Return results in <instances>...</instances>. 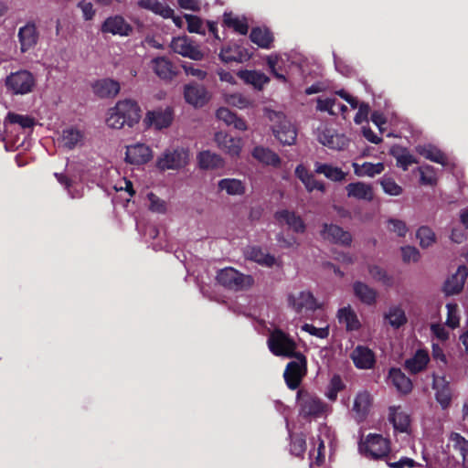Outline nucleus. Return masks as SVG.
<instances>
[{"label":"nucleus","instance_id":"f257e3e1","mask_svg":"<svg viewBox=\"0 0 468 468\" xmlns=\"http://www.w3.org/2000/svg\"><path fill=\"white\" fill-rule=\"evenodd\" d=\"M390 441L381 434L369 433L358 443L359 452L369 460H385L390 468H413L419 465L413 459L401 457L399 461H393L394 456L390 455Z\"/></svg>","mask_w":468,"mask_h":468},{"label":"nucleus","instance_id":"f03ea898","mask_svg":"<svg viewBox=\"0 0 468 468\" xmlns=\"http://www.w3.org/2000/svg\"><path fill=\"white\" fill-rule=\"evenodd\" d=\"M141 119V108L133 100H123L117 102L107 118V125L113 129H122L125 125L133 127Z\"/></svg>","mask_w":468,"mask_h":468},{"label":"nucleus","instance_id":"7ed1b4c3","mask_svg":"<svg viewBox=\"0 0 468 468\" xmlns=\"http://www.w3.org/2000/svg\"><path fill=\"white\" fill-rule=\"evenodd\" d=\"M299 416L303 419L319 418L326 410L327 405L318 396L301 388L296 395Z\"/></svg>","mask_w":468,"mask_h":468},{"label":"nucleus","instance_id":"20e7f679","mask_svg":"<svg viewBox=\"0 0 468 468\" xmlns=\"http://www.w3.org/2000/svg\"><path fill=\"white\" fill-rule=\"evenodd\" d=\"M216 278L219 284L234 291L248 289L254 283V279L251 275L243 274L232 267L219 270Z\"/></svg>","mask_w":468,"mask_h":468},{"label":"nucleus","instance_id":"39448f33","mask_svg":"<svg viewBox=\"0 0 468 468\" xmlns=\"http://www.w3.org/2000/svg\"><path fill=\"white\" fill-rule=\"evenodd\" d=\"M268 117L271 121L276 122L272 126V133L277 140L284 145H292L296 141V129L282 112L270 111Z\"/></svg>","mask_w":468,"mask_h":468},{"label":"nucleus","instance_id":"423d86ee","mask_svg":"<svg viewBox=\"0 0 468 468\" xmlns=\"http://www.w3.org/2000/svg\"><path fill=\"white\" fill-rule=\"evenodd\" d=\"M5 85L12 94L25 95L33 90L36 79L30 71L20 69L10 73L5 79Z\"/></svg>","mask_w":468,"mask_h":468},{"label":"nucleus","instance_id":"0eeeda50","mask_svg":"<svg viewBox=\"0 0 468 468\" xmlns=\"http://www.w3.org/2000/svg\"><path fill=\"white\" fill-rule=\"evenodd\" d=\"M270 351L277 356L292 357L297 355L296 343L281 329H275L268 338Z\"/></svg>","mask_w":468,"mask_h":468},{"label":"nucleus","instance_id":"6e6552de","mask_svg":"<svg viewBox=\"0 0 468 468\" xmlns=\"http://www.w3.org/2000/svg\"><path fill=\"white\" fill-rule=\"evenodd\" d=\"M296 360L290 361L284 370L283 378L291 390L298 388L307 372V359L302 353L293 356Z\"/></svg>","mask_w":468,"mask_h":468},{"label":"nucleus","instance_id":"1a4fd4ad","mask_svg":"<svg viewBox=\"0 0 468 468\" xmlns=\"http://www.w3.org/2000/svg\"><path fill=\"white\" fill-rule=\"evenodd\" d=\"M189 151L180 147L173 150H165L157 159L156 165L162 170H178L188 164Z\"/></svg>","mask_w":468,"mask_h":468},{"label":"nucleus","instance_id":"9d476101","mask_svg":"<svg viewBox=\"0 0 468 468\" xmlns=\"http://www.w3.org/2000/svg\"><path fill=\"white\" fill-rule=\"evenodd\" d=\"M218 147L231 157H239L242 149L240 137H234L227 133L219 131L215 133L214 138Z\"/></svg>","mask_w":468,"mask_h":468},{"label":"nucleus","instance_id":"9b49d317","mask_svg":"<svg viewBox=\"0 0 468 468\" xmlns=\"http://www.w3.org/2000/svg\"><path fill=\"white\" fill-rule=\"evenodd\" d=\"M171 48L175 53L193 60H201L204 58L203 52L194 46L186 37H174L171 42Z\"/></svg>","mask_w":468,"mask_h":468},{"label":"nucleus","instance_id":"f8f14e48","mask_svg":"<svg viewBox=\"0 0 468 468\" xmlns=\"http://www.w3.org/2000/svg\"><path fill=\"white\" fill-rule=\"evenodd\" d=\"M184 97L187 103L195 107H202L209 101L207 89L197 82L185 85Z\"/></svg>","mask_w":468,"mask_h":468},{"label":"nucleus","instance_id":"ddd939ff","mask_svg":"<svg viewBox=\"0 0 468 468\" xmlns=\"http://www.w3.org/2000/svg\"><path fill=\"white\" fill-rule=\"evenodd\" d=\"M101 31L104 34L119 35L122 37L129 36L132 31V26L119 15L107 17L101 27Z\"/></svg>","mask_w":468,"mask_h":468},{"label":"nucleus","instance_id":"4468645a","mask_svg":"<svg viewBox=\"0 0 468 468\" xmlns=\"http://www.w3.org/2000/svg\"><path fill=\"white\" fill-rule=\"evenodd\" d=\"M174 112L169 107L158 109L154 111H149L144 120L146 126H154L157 130L167 128L173 122Z\"/></svg>","mask_w":468,"mask_h":468},{"label":"nucleus","instance_id":"2eb2a0df","mask_svg":"<svg viewBox=\"0 0 468 468\" xmlns=\"http://www.w3.org/2000/svg\"><path fill=\"white\" fill-rule=\"evenodd\" d=\"M350 358L358 369H371L376 364L374 352L366 346H356L351 352Z\"/></svg>","mask_w":468,"mask_h":468},{"label":"nucleus","instance_id":"dca6fc26","mask_svg":"<svg viewBox=\"0 0 468 468\" xmlns=\"http://www.w3.org/2000/svg\"><path fill=\"white\" fill-rule=\"evenodd\" d=\"M432 388L435 389V399L441 409H448L452 399L450 382L446 380L445 377L433 376Z\"/></svg>","mask_w":468,"mask_h":468},{"label":"nucleus","instance_id":"f3484780","mask_svg":"<svg viewBox=\"0 0 468 468\" xmlns=\"http://www.w3.org/2000/svg\"><path fill=\"white\" fill-rule=\"evenodd\" d=\"M318 141L334 150H344L349 144V140L345 134L338 133L335 130L329 128L319 132Z\"/></svg>","mask_w":468,"mask_h":468},{"label":"nucleus","instance_id":"a211bd4d","mask_svg":"<svg viewBox=\"0 0 468 468\" xmlns=\"http://www.w3.org/2000/svg\"><path fill=\"white\" fill-rule=\"evenodd\" d=\"M321 235L324 239L335 244L350 246L352 243L351 234L335 224L324 223L321 230Z\"/></svg>","mask_w":468,"mask_h":468},{"label":"nucleus","instance_id":"6ab92c4d","mask_svg":"<svg viewBox=\"0 0 468 468\" xmlns=\"http://www.w3.org/2000/svg\"><path fill=\"white\" fill-rule=\"evenodd\" d=\"M372 402V396L367 390L359 391L356 395L352 410L358 423L363 422L368 416Z\"/></svg>","mask_w":468,"mask_h":468},{"label":"nucleus","instance_id":"aec40b11","mask_svg":"<svg viewBox=\"0 0 468 468\" xmlns=\"http://www.w3.org/2000/svg\"><path fill=\"white\" fill-rule=\"evenodd\" d=\"M251 56L252 53L248 48L237 44L223 47L219 53V58L225 63H242L248 61Z\"/></svg>","mask_w":468,"mask_h":468},{"label":"nucleus","instance_id":"412c9836","mask_svg":"<svg viewBox=\"0 0 468 468\" xmlns=\"http://www.w3.org/2000/svg\"><path fill=\"white\" fill-rule=\"evenodd\" d=\"M468 277V268L465 265H460L454 274L446 280L443 285V292L446 295L458 294L463 289L465 281Z\"/></svg>","mask_w":468,"mask_h":468},{"label":"nucleus","instance_id":"4be33fe9","mask_svg":"<svg viewBox=\"0 0 468 468\" xmlns=\"http://www.w3.org/2000/svg\"><path fill=\"white\" fill-rule=\"evenodd\" d=\"M152 158V150L144 144H137L127 147L125 160L132 165H144Z\"/></svg>","mask_w":468,"mask_h":468},{"label":"nucleus","instance_id":"5701e85b","mask_svg":"<svg viewBox=\"0 0 468 468\" xmlns=\"http://www.w3.org/2000/svg\"><path fill=\"white\" fill-rule=\"evenodd\" d=\"M20 50L26 53L33 48L38 40V32L34 23H27L18 30Z\"/></svg>","mask_w":468,"mask_h":468},{"label":"nucleus","instance_id":"b1692460","mask_svg":"<svg viewBox=\"0 0 468 468\" xmlns=\"http://www.w3.org/2000/svg\"><path fill=\"white\" fill-rule=\"evenodd\" d=\"M274 218L280 224H286L295 233H304L306 229L303 218L293 211L288 209L279 210L275 212Z\"/></svg>","mask_w":468,"mask_h":468},{"label":"nucleus","instance_id":"393cba45","mask_svg":"<svg viewBox=\"0 0 468 468\" xmlns=\"http://www.w3.org/2000/svg\"><path fill=\"white\" fill-rule=\"evenodd\" d=\"M288 302L296 313H301L303 309L314 311L317 308L316 300L310 292H300L297 296L290 294Z\"/></svg>","mask_w":468,"mask_h":468},{"label":"nucleus","instance_id":"a878e982","mask_svg":"<svg viewBox=\"0 0 468 468\" xmlns=\"http://www.w3.org/2000/svg\"><path fill=\"white\" fill-rule=\"evenodd\" d=\"M388 420L397 431L408 432L410 430V416L403 411L400 406H390L388 408Z\"/></svg>","mask_w":468,"mask_h":468},{"label":"nucleus","instance_id":"bb28decb","mask_svg":"<svg viewBox=\"0 0 468 468\" xmlns=\"http://www.w3.org/2000/svg\"><path fill=\"white\" fill-rule=\"evenodd\" d=\"M197 160L202 170H214L222 168L225 165L224 159L218 154L209 150H204L197 154Z\"/></svg>","mask_w":468,"mask_h":468},{"label":"nucleus","instance_id":"cd10ccee","mask_svg":"<svg viewBox=\"0 0 468 468\" xmlns=\"http://www.w3.org/2000/svg\"><path fill=\"white\" fill-rule=\"evenodd\" d=\"M388 379L401 394L407 395L410 393L413 388V384L410 378H408L399 367H391L389 369Z\"/></svg>","mask_w":468,"mask_h":468},{"label":"nucleus","instance_id":"c85d7f7f","mask_svg":"<svg viewBox=\"0 0 468 468\" xmlns=\"http://www.w3.org/2000/svg\"><path fill=\"white\" fill-rule=\"evenodd\" d=\"M430 362L428 351L419 349L414 356L407 359L404 363V368L410 374H418L423 371Z\"/></svg>","mask_w":468,"mask_h":468},{"label":"nucleus","instance_id":"c756f323","mask_svg":"<svg viewBox=\"0 0 468 468\" xmlns=\"http://www.w3.org/2000/svg\"><path fill=\"white\" fill-rule=\"evenodd\" d=\"M348 197H354L358 200L372 201L374 192L371 185L364 182L350 183L346 186Z\"/></svg>","mask_w":468,"mask_h":468},{"label":"nucleus","instance_id":"7c9ffc66","mask_svg":"<svg viewBox=\"0 0 468 468\" xmlns=\"http://www.w3.org/2000/svg\"><path fill=\"white\" fill-rule=\"evenodd\" d=\"M94 93L101 98H112L120 91V84L112 79L97 80L92 86Z\"/></svg>","mask_w":468,"mask_h":468},{"label":"nucleus","instance_id":"2f4dec72","mask_svg":"<svg viewBox=\"0 0 468 468\" xmlns=\"http://www.w3.org/2000/svg\"><path fill=\"white\" fill-rule=\"evenodd\" d=\"M353 292L355 296L364 304L373 305L377 302V291L362 282L353 283Z\"/></svg>","mask_w":468,"mask_h":468},{"label":"nucleus","instance_id":"473e14b6","mask_svg":"<svg viewBox=\"0 0 468 468\" xmlns=\"http://www.w3.org/2000/svg\"><path fill=\"white\" fill-rule=\"evenodd\" d=\"M337 319L340 324L346 325V329L348 332L357 331L361 327L357 314L350 305L340 308L337 311Z\"/></svg>","mask_w":468,"mask_h":468},{"label":"nucleus","instance_id":"72a5a7b5","mask_svg":"<svg viewBox=\"0 0 468 468\" xmlns=\"http://www.w3.org/2000/svg\"><path fill=\"white\" fill-rule=\"evenodd\" d=\"M250 39L261 48L269 49L274 40L272 32L267 27H253L250 34Z\"/></svg>","mask_w":468,"mask_h":468},{"label":"nucleus","instance_id":"f704fd0d","mask_svg":"<svg viewBox=\"0 0 468 468\" xmlns=\"http://www.w3.org/2000/svg\"><path fill=\"white\" fill-rule=\"evenodd\" d=\"M314 172L324 175L327 179L333 182H342L346 180L347 173L341 168L334 166L330 164L316 162L314 165Z\"/></svg>","mask_w":468,"mask_h":468},{"label":"nucleus","instance_id":"c9c22d12","mask_svg":"<svg viewBox=\"0 0 468 468\" xmlns=\"http://www.w3.org/2000/svg\"><path fill=\"white\" fill-rule=\"evenodd\" d=\"M154 73L163 80H172L176 71L173 63L165 57H158L152 60Z\"/></svg>","mask_w":468,"mask_h":468},{"label":"nucleus","instance_id":"e433bc0d","mask_svg":"<svg viewBox=\"0 0 468 468\" xmlns=\"http://www.w3.org/2000/svg\"><path fill=\"white\" fill-rule=\"evenodd\" d=\"M245 254L248 260L255 261L260 265L272 267L275 264V257L270 253L264 252L261 247H249Z\"/></svg>","mask_w":468,"mask_h":468},{"label":"nucleus","instance_id":"4c0bfd02","mask_svg":"<svg viewBox=\"0 0 468 468\" xmlns=\"http://www.w3.org/2000/svg\"><path fill=\"white\" fill-rule=\"evenodd\" d=\"M251 154L256 160L264 165H272L274 167H278L281 165L280 156L269 148L256 146L252 150Z\"/></svg>","mask_w":468,"mask_h":468},{"label":"nucleus","instance_id":"58836bf2","mask_svg":"<svg viewBox=\"0 0 468 468\" xmlns=\"http://www.w3.org/2000/svg\"><path fill=\"white\" fill-rule=\"evenodd\" d=\"M138 5L146 10H150L153 13L161 16L164 18L173 17L174 10L165 4L159 2L158 0H139Z\"/></svg>","mask_w":468,"mask_h":468},{"label":"nucleus","instance_id":"ea45409f","mask_svg":"<svg viewBox=\"0 0 468 468\" xmlns=\"http://www.w3.org/2000/svg\"><path fill=\"white\" fill-rule=\"evenodd\" d=\"M61 142L65 148L72 150L83 144L84 133L73 127L65 129L62 133Z\"/></svg>","mask_w":468,"mask_h":468},{"label":"nucleus","instance_id":"a19ab883","mask_svg":"<svg viewBox=\"0 0 468 468\" xmlns=\"http://www.w3.org/2000/svg\"><path fill=\"white\" fill-rule=\"evenodd\" d=\"M238 76L248 84H251L254 88L261 90L264 84L270 81V79L262 72L256 70H240Z\"/></svg>","mask_w":468,"mask_h":468},{"label":"nucleus","instance_id":"79ce46f5","mask_svg":"<svg viewBox=\"0 0 468 468\" xmlns=\"http://www.w3.org/2000/svg\"><path fill=\"white\" fill-rule=\"evenodd\" d=\"M352 166L354 168L355 175L357 176L374 177L375 176L381 174L385 169L383 163L373 164L370 162H365L362 165L353 163Z\"/></svg>","mask_w":468,"mask_h":468},{"label":"nucleus","instance_id":"37998d69","mask_svg":"<svg viewBox=\"0 0 468 468\" xmlns=\"http://www.w3.org/2000/svg\"><path fill=\"white\" fill-rule=\"evenodd\" d=\"M390 154L397 160V165L407 171L412 164L418 163L416 158L410 154L407 148L394 146L390 150Z\"/></svg>","mask_w":468,"mask_h":468},{"label":"nucleus","instance_id":"c03bdc74","mask_svg":"<svg viewBox=\"0 0 468 468\" xmlns=\"http://www.w3.org/2000/svg\"><path fill=\"white\" fill-rule=\"evenodd\" d=\"M417 152L423 156L424 158L440 164V165H445L447 162V158L439 148H437L434 145L428 144V145H419L417 148Z\"/></svg>","mask_w":468,"mask_h":468},{"label":"nucleus","instance_id":"a18cd8bd","mask_svg":"<svg viewBox=\"0 0 468 468\" xmlns=\"http://www.w3.org/2000/svg\"><path fill=\"white\" fill-rule=\"evenodd\" d=\"M223 25L226 27L232 28L240 35H247L249 31L247 19L245 17L239 18V16H234L232 13H224Z\"/></svg>","mask_w":468,"mask_h":468},{"label":"nucleus","instance_id":"49530a36","mask_svg":"<svg viewBox=\"0 0 468 468\" xmlns=\"http://www.w3.org/2000/svg\"><path fill=\"white\" fill-rule=\"evenodd\" d=\"M290 452L295 457L303 458L306 451V436L303 432H290Z\"/></svg>","mask_w":468,"mask_h":468},{"label":"nucleus","instance_id":"de8ad7c7","mask_svg":"<svg viewBox=\"0 0 468 468\" xmlns=\"http://www.w3.org/2000/svg\"><path fill=\"white\" fill-rule=\"evenodd\" d=\"M218 186L219 190H225L230 196L243 195L245 193L243 182L236 178H223L218 181Z\"/></svg>","mask_w":468,"mask_h":468},{"label":"nucleus","instance_id":"09e8293b","mask_svg":"<svg viewBox=\"0 0 468 468\" xmlns=\"http://www.w3.org/2000/svg\"><path fill=\"white\" fill-rule=\"evenodd\" d=\"M367 271L374 281L381 282L383 285L388 287H391L393 285V276L388 274L381 266L377 264H368Z\"/></svg>","mask_w":468,"mask_h":468},{"label":"nucleus","instance_id":"8fccbe9b","mask_svg":"<svg viewBox=\"0 0 468 468\" xmlns=\"http://www.w3.org/2000/svg\"><path fill=\"white\" fill-rule=\"evenodd\" d=\"M450 441L453 449L462 456L463 466L468 468V441L456 432L451 434Z\"/></svg>","mask_w":468,"mask_h":468},{"label":"nucleus","instance_id":"3c124183","mask_svg":"<svg viewBox=\"0 0 468 468\" xmlns=\"http://www.w3.org/2000/svg\"><path fill=\"white\" fill-rule=\"evenodd\" d=\"M389 324L394 328H399L407 323V317L404 310L399 306H392L385 314Z\"/></svg>","mask_w":468,"mask_h":468},{"label":"nucleus","instance_id":"603ef678","mask_svg":"<svg viewBox=\"0 0 468 468\" xmlns=\"http://www.w3.org/2000/svg\"><path fill=\"white\" fill-rule=\"evenodd\" d=\"M7 124H18L23 129H32L36 124V121L28 115L8 112L5 120V126L6 127Z\"/></svg>","mask_w":468,"mask_h":468},{"label":"nucleus","instance_id":"864d4df0","mask_svg":"<svg viewBox=\"0 0 468 468\" xmlns=\"http://www.w3.org/2000/svg\"><path fill=\"white\" fill-rule=\"evenodd\" d=\"M319 431H320V435H318V437H317V440L319 441L317 449L311 451L309 453L310 458L314 459V463L317 466H321L324 462L325 446H324V440L321 439V435L328 434L330 431H329V428L326 425H324V426H321L319 428Z\"/></svg>","mask_w":468,"mask_h":468},{"label":"nucleus","instance_id":"5fc2aeb1","mask_svg":"<svg viewBox=\"0 0 468 468\" xmlns=\"http://www.w3.org/2000/svg\"><path fill=\"white\" fill-rule=\"evenodd\" d=\"M417 239H420L421 248H428L436 241V236L433 230L428 226H421L416 232Z\"/></svg>","mask_w":468,"mask_h":468},{"label":"nucleus","instance_id":"6e6d98bb","mask_svg":"<svg viewBox=\"0 0 468 468\" xmlns=\"http://www.w3.org/2000/svg\"><path fill=\"white\" fill-rule=\"evenodd\" d=\"M184 17L187 24V30L190 33L205 34V31L202 30V20L198 16L186 14Z\"/></svg>","mask_w":468,"mask_h":468},{"label":"nucleus","instance_id":"4d7b16f0","mask_svg":"<svg viewBox=\"0 0 468 468\" xmlns=\"http://www.w3.org/2000/svg\"><path fill=\"white\" fill-rule=\"evenodd\" d=\"M380 184L384 192L390 196H399L402 193V187L390 177H384Z\"/></svg>","mask_w":468,"mask_h":468},{"label":"nucleus","instance_id":"13d9d810","mask_svg":"<svg viewBox=\"0 0 468 468\" xmlns=\"http://www.w3.org/2000/svg\"><path fill=\"white\" fill-rule=\"evenodd\" d=\"M54 176L57 178L58 182L60 185L64 186L71 198L81 197V193H75L71 189L73 181L67 175L62 173H55Z\"/></svg>","mask_w":468,"mask_h":468},{"label":"nucleus","instance_id":"bf43d9fd","mask_svg":"<svg viewBox=\"0 0 468 468\" xmlns=\"http://www.w3.org/2000/svg\"><path fill=\"white\" fill-rule=\"evenodd\" d=\"M302 330L309 333L311 335L316 336L321 339H324L329 335L328 326L323 328H317L314 324H304L302 326Z\"/></svg>","mask_w":468,"mask_h":468},{"label":"nucleus","instance_id":"052dcab7","mask_svg":"<svg viewBox=\"0 0 468 468\" xmlns=\"http://www.w3.org/2000/svg\"><path fill=\"white\" fill-rule=\"evenodd\" d=\"M148 199L150 201V210L153 212L157 213H165L166 210L165 202L162 199H160L154 193L148 194Z\"/></svg>","mask_w":468,"mask_h":468},{"label":"nucleus","instance_id":"680f3d73","mask_svg":"<svg viewBox=\"0 0 468 468\" xmlns=\"http://www.w3.org/2000/svg\"><path fill=\"white\" fill-rule=\"evenodd\" d=\"M401 253L404 262H417L420 259V251L412 246L401 247Z\"/></svg>","mask_w":468,"mask_h":468},{"label":"nucleus","instance_id":"e2e57ef3","mask_svg":"<svg viewBox=\"0 0 468 468\" xmlns=\"http://www.w3.org/2000/svg\"><path fill=\"white\" fill-rule=\"evenodd\" d=\"M388 225L390 231L397 233L399 237H405L409 230L406 223L400 219L390 218Z\"/></svg>","mask_w":468,"mask_h":468},{"label":"nucleus","instance_id":"0e129e2a","mask_svg":"<svg viewBox=\"0 0 468 468\" xmlns=\"http://www.w3.org/2000/svg\"><path fill=\"white\" fill-rule=\"evenodd\" d=\"M216 116L219 121L224 122L227 125H231L237 115L229 108L221 107L217 111Z\"/></svg>","mask_w":468,"mask_h":468},{"label":"nucleus","instance_id":"69168bd1","mask_svg":"<svg viewBox=\"0 0 468 468\" xmlns=\"http://www.w3.org/2000/svg\"><path fill=\"white\" fill-rule=\"evenodd\" d=\"M357 107L358 111L354 117V122L356 124H361L363 122L367 121L370 108L369 105L365 102L360 103Z\"/></svg>","mask_w":468,"mask_h":468},{"label":"nucleus","instance_id":"338daca9","mask_svg":"<svg viewBox=\"0 0 468 468\" xmlns=\"http://www.w3.org/2000/svg\"><path fill=\"white\" fill-rule=\"evenodd\" d=\"M307 191L312 192L314 190H319L324 192L325 186L323 182L316 180L313 174L309 176V178L303 182Z\"/></svg>","mask_w":468,"mask_h":468},{"label":"nucleus","instance_id":"774afa93","mask_svg":"<svg viewBox=\"0 0 468 468\" xmlns=\"http://www.w3.org/2000/svg\"><path fill=\"white\" fill-rule=\"evenodd\" d=\"M182 67L186 75H191L201 80L207 77V72L205 70L195 68L192 63L186 62Z\"/></svg>","mask_w":468,"mask_h":468}]
</instances>
